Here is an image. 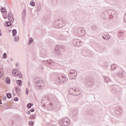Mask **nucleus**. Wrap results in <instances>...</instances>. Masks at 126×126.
<instances>
[{"label": "nucleus", "mask_w": 126, "mask_h": 126, "mask_svg": "<svg viewBox=\"0 0 126 126\" xmlns=\"http://www.w3.org/2000/svg\"><path fill=\"white\" fill-rule=\"evenodd\" d=\"M21 74V75H20L19 78H21L22 77V75L21 74Z\"/></svg>", "instance_id": "nucleus-50"}, {"label": "nucleus", "mask_w": 126, "mask_h": 126, "mask_svg": "<svg viewBox=\"0 0 126 126\" xmlns=\"http://www.w3.org/2000/svg\"><path fill=\"white\" fill-rule=\"evenodd\" d=\"M3 75V73L0 71V78Z\"/></svg>", "instance_id": "nucleus-43"}, {"label": "nucleus", "mask_w": 126, "mask_h": 126, "mask_svg": "<svg viewBox=\"0 0 126 126\" xmlns=\"http://www.w3.org/2000/svg\"><path fill=\"white\" fill-rule=\"evenodd\" d=\"M103 39L104 40H106V37L105 36H102Z\"/></svg>", "instance_id": "nucleus-49"}, {"label": "nucleus", "mask_w": 126, "mask_h": 126, "mask_svg": "<svg viewBox=\"0 0 126 126\" xmlns=\"http://www.w3.org/2000/svg\"><path fill=\"white\" fill-rule=\"evenodd\" d=\"M12 34L13 37H15V36H16V34H17V31L16 29H14L12 30Z\"/></svg>", "instance_id": "nucleus-21"}, {"label": "nucleus", "mask_w": 126, "mask_h": 126, "mask_svg": "<svg viewBox=\"0 0 126 126\" xmlns=\"http://www.w3.org/2000/svg\"><path fill=\"white\" fill-rule=\"evenodd\" d=\"M30 4L32 6H35V2L34 1H31Z\"/></svg>", "instance_id": "nucleus-32"}, {"label": "nucleus", "mask_w": 126, "mask_h": 126, "mask_svg": "<svg viewBox=\"0 0 126 126\" xmlns=\"http://www.w3.org/2000/svg\"><path fill=\"white\" fill-rule=\"evenodd\" d=\"M73 45L76 47H80V46H81V41L79 39H74L73 40Z\"/></svg>", "instance_id": "nucleus-9"}, {"label": "nucleus", "mask_w": 126, "mask_h": 126, "mask_svg": "<svg viewBox=\"0 0 126 126\" xmlns=\"http://www.w3.org/2000/svg\"><path fill=\"white\" fill-rule=\"evenodd\" d=\"M0 121H1V118H0Z\"/></svg>", "instance_id": "nucleus-54"}, {"label": "nucleus", "mask_w": 126, "mask_h": 126, "mask_svg": "<svg viewBox=\"0 0 126 126\" xmlns=\"http://www.w3.org/2000/svg\"><path fill=\"white\" fill-rule=\"evenodd\" d=\"M64 36L63 35H61L60 37V40H63L64 38Z\"/></svg>", "instance_id": "nucleus-38"}, {"label": "nucleus", "mask_w": 126, "mask_h": 126, "mask_svg": "<svg viewBox=\"0 0 126 126\" xmlns=\"http://www.w3.org/2000/svg\"><path fill=\"white\" fill-rule=\"evenodd\" d=\"M0 11L1 13H3V17L4 19H6L8 16H7V13H6L7 11L6 9H5V8L1 7V8L0 9Z\"/></svg>", "instance_id": "nucleus-8"}, {"label": "nucleus", "mask_w": 126, "mask_h": 126, "mask_svg": "<svg viewBox=\"0 0 126 126\" xmlns=\"http://www.w3.org/2000/svg\"><path fill=\"white\" fill-rule=\"evenodd\" d=\"M29 93V90H28V89L26 88V94H27V95H28Z\"/></svg>", "instance_id": "nucleus-36"}, {"label": "nucleus", "mask_w": 126, "mask_h": 126, "mask_svg": "<svg viewBox=\"0 0 126 126\" xmlns=\"http://www.w3.org/2000/svg\"><path fill=\"white\" fill-rule=\"evenodd\" d=\"M15 91L16 93H17V94H19V93L21 92V90L19 89V87H17L15 88Z\"/></svg>", "instance_id": "nucleus-20"}, {"label": "nucleus", "mask_w": 126, "mask_h": 126, "mask_svg": "<svg viewBox=\"0 0 126 126\" xmlns=\"http://www.w3.org/2000/svg\"><path fill=\"white\" fill-rule=\"evenodd\" d=\"M42 101H49V98H47V99H46V98H45V97H44V98L42 99Z\"/></svg>", "instance_id": "nucleus-41"}, {"label": "nucleus", "mask_w": 126, "mask_h": 126, "mask_svg": "<svg viewBox=\"0 0 126 126\" xmlns=\"http://www.w3.org/2000/svg\"><path fill=\"white\" fill-rule=\"evenodd\" d=\"M77 34L79 37H83V36L85 35L86 32L84 28H80L78 29L77 31Z\"/></svg>", "instance_id": "nucleus-6"}, {"label": "nucleus", "mask_w": 126, "mask_h": 126, "mask_svg": "<svg viewBox=\"0 0 126 126\" xmlns=\"http://www.w3.org/2000/svg\"><path fill=\"white\" fill-rule=\"evenodd\" d=\"M2 34H1V30H0V36H2Z\"/></svg>", "instance_id": "nucleus-48"}, {"label": "nucleus", "mask_w": 126, "mask_h": 126, "mask_svg": "<svg viewBox=\"0 0 126 126\" xmlns=\"http://www.w3.org/2000/svg\"><path fill=\"white\" fill-rule=\"evenodd\" d=\"M118 76H119V77H120L121 78H123V77H124V73L119 72Z\"/></svg>", "instance_id": "nucleus-27"}, {"label": "nucleus", "mask_w": 126, "mask_h": 126, "mask_svg": "<svg viewBox=\"0 0 126 126\" xmlns=\"http://www.w3.org/2000/svg\"><path fill=\"white\" fill-rule=\"evenodd\" d=\"M111 92L113 94H117V93H118V90H117L116 88L113 87L111 89Z\"/></svg>", "instance_id": "nucleus-15"}, {"label": "nucleus", "mask_w": 126, "mask_h": 126, "mask_svg": "<svg viewBox=\"0 0 126 126\" xmlns=\"http://www.w3.org/2000/svg\"><path fill=\"white\" fill-rule=\"evenodd\" d=\"M14 96H15V93H14Z\"/></svg>", "instance_id": "nucleus-55"}, {"label": "nucleus", "mask_w": 126, "mask_h": 126, "mask_svg": "<svg viewBox=\"0 0 126 126\" xmlns=\"http://www.w3.org/2000/svg\"><path fill=\"white\" fill-rule=\"evenodd\" d=\"M16 82L18 86H22V81L21 80H17Z\"/></svg>", "instance_id": "nucleus-18"}, {"label": "nucleus", "mask_w": 126, "mask_h": 126, "mask_svg": "<svg viewBox=\"0 0 126 126\" xmlns=\"http://www.w3.org/2000/svg\"><path fill=\"white\" fill-rule=\"evenodd\" d=\"M19 100V98H18V97H15L14 98V101H17Z\"/></svg>", "instance_id": "nucleus-39"}, {"label": "nucleus", "mask_w": 126, "mask_h": 126, "mask_svg": "<svg viewBox=\"0 0 126 126\" xmlns=\"http://www.w3.org/2000/svg\"><path fill=\"white\" fill-rule=\"evenodd\" d=\"M78 95H80V92L78 89H77L76 92L75 93L74 96H78Z\"/></svg>", "instance_id": "nucleus-22"}, {"label": "nucleus", "mask_w": 126, "mask_h": 126, "mask_svg": "<svg viewBox=\"0 0 126 126\" xmlns=\"http://www.w3.org/2000/svg\"><path fill=\"white\" fill-rule=\"evenodd\" d=\"M109 2L111 4H117L118 3V0H109Z\"/></svg>", "instance_id": "nucleus-16"}, {"label": "nucleus", "mask_w": 126, "mask_h": 126, "mask_svg": "<svg viewBox=\"0 0 126 126\" xmlns=\"http://www.w3.org/2000/svg\"><path fill=\"white\" fill-rule=\"evenodd\" d=\"M45 64L47 66H49V67H50L53 66L54 65V62L52 61L48 60V61H47L45 62Z\"/></svg>", "instance_id": "nucleus-12"}, {"label": "nucleus", "mask_w": 126, "mask_h": 126, "mask_svg": "<svg viewBox=\"0 0 126 126\" xmlns=\"http://www.w3.org/2000/svg\"><path fill=\"white\" fill-rule=\"evenodd\" d=\"M87 114L89 116H92L93 115V111L92 110L89 109L87 111Z\"/></svg>", "instance_id": "nucleus-19"}, {"label": "nucleus", "mask_w": 126, "mask_h": 126, "mask_svg": "<svg viewBox=\"0 0 126 126\" xmlns=\"http://www.w3.org/2000/svg\"><path fill=\"white\" fill-rule=\"evenodd\" d=\"M41 4H38L37 5V11H38V12H39V11L41 10Z\"/></svg>", "instance_id": "nucleus-25"}, {"label": "nucleus", "mask_w": 126, "mask_h": 126, "mask_svg": "<svg viewBox=\"0 0 126 126\" xmlns=\"http://www.w3.org/2000/svg\"><path fill=\"white\" fill-rule=\"evenodd\" d=\"M104 81H105V82H108V81H107V79H104Z\"/></svg>", "instance_id": "nucleus-51"}, {"label": "nucleus", "mask_w": 126, "mask_h": 126, "mask_svg": "<svg viewBox=\"0 0 126 126\" xmlns=\"http://www.w3.org/2000/svg\"><path fill=\"white\" fill-rule=\"evenodd\" d=\"M18 72H16V74H17V76L18 75H20V74H21V73L19 71V69L17 70Z\"/></svg>", "instance_id": "nucleus-37"}, {"label": "nucleus", "mask_w": 126, "mask_h": 126, "mask_svg": "<svg viewBox=\"0 0 126 126\" xmlns=\"http://www.w3.org/2000/svg\"><path fill=\"white\" fill-rule=\"evenodd\" d=\"M60 47H59V46H56L54 49V53L57 55V56H60Z\"/></svg>", "instance_id": "nucleus-13"}, {"label": "nucleus", "mask_w": 126, "mask_h": 126, "mask_svg": "<svg viewBox=\"0 0 126 126\" xmlns=\"http://www.w3.org/2000/svg\"><path fill=\"white\" fill-rule=\"evenodd\" d=\"M119 35V36H122L123 35V32H120Z\"/></svg>", "instance_id": "nucleus-44"}, {"label": "nucleus", "mask_w": 126, "mask_h": 126, "mask_svg": "<svg viewBox=\"0 0 126 126\" xmlns=\"http://www.w3.org/2000/svg\"><path fill=\"white\" fill-rule=\"evenodd\" d=\"M11 25V23L10 22H7L5 23V26L7 27H9Z\"/></svg>", "instance_id": "nucleus-26"}, {"label": "nucleus", "mask_w": 126, "mask_h": 126, "mask_svg": "<svg viewBox=\"0 0 126 126\" xmlns=\"http://www.w3.org/2000/svg\"><path fill=\"white\" fill-rule=\"evenodd\" d=\"M34 83H35V87L37 90H41V89H42V85H41V83H43V81H41L40 78H35L34 79Z\"/></svg>", "instance_id": "nucleus-1"}, {"label": "nucleus", "mask_w": 126, "mask_h": 126, "mask_svg": "<svg viewBox=\"0 0 126 126\" xmlns=\"http://www.w3.org/2000/svg\"><path fill=\"white\" fill-rule=\"evenodd\" d=\"M124 22L126 23V14H125V16L124 17Z\"/></svg>", "instance_id": "nucleus-40"}, {"label": "nucleus", "mask_w": 126, "mask_h": 126, "mask_svg": "<svg viewBox=\"0 0 126 126\" xmlns=\"http://www.w3.org/2000/svg\"><path fill=\"white\" fill-rule=\"evenodd\" d=\"M111 70H114V69L117 68V64H113L111 65Z\"/></svg>", "instance_id": "nucleus-24"}, {"label": "nucleus", "mask_w": 126, "mask_h": 126, "mask_svg": "<svg viewBox=\"0 0 126 126\" xmlns=\"http://www.w3.org/2000/svg\"><path fill=\"white\" fill-rule=\"evenodd\" d=\"M32 106H33V104L31 103H29L27 104V107L28 109H31Z\"/></svg>", "instance_id": "nucleus-28"}, {"label": "nucleus", "mask_w": 126, "mask_h": 126, "mask_svg": "<svg viewBox=\"0 0 126 126\" xmlns=\"http://www.w3.org/2000/svg\"><path fill=\"white\" fill-rule=\"evenodd\" d=\"M29 126H34V122L33 121H30L29 123Z\"/></svg>", "instance_id": "nucleus-34"}, {"label": "nucleus", "mask_w": 126, "mask_h": 126, "mask_svg": "<svg viewBox=\"0 0 126 126\" xmlns=\"http://www.w3.org/2000/svg\"><path fill=\"white\" fill-rule=\"evenodd\" d=\"M6 96H7V98H8V99H10V98H11V96H12L11 94H10V93H7V94H6Z\"/></svg>", "instance_id": "nucleus-31"}, {"label": "nucleus", "mask_w": 126, "mask_h": 126, "mask_svg": "<svg viewBox=\"0 0 126 126\" xmlns=\"http://www.w3.org/2000/svg\"><path fill=\"white\" fill-rule=\"evenodd\" d=\"M70 120L67 118H63L61 120V122L60 123V126H67L69 125Z\"/></svg>", "instance_id": "nucleus-4"}, {"label": "nucleus", "mask_w": 126, "mask_h": 126, "mask_svg": "<svg viewBox=\"0 0 126 126\" xmlns=\"http://www.w3.org/2000/svg\"><path fill=\"white\" fill-rule=\"evenodd\" d=\"M77 76V72L75 70H71L69 74V77L70 79H75Z\"/></svg>", "instance_id": "nucleus-5"}, {"label": "nucleus", "mask_w": 126, "mask_h": 126, "mask_svg": "<svg viewBox=\"0 0 126 126\" xmlns=\"http://www.w3.org/2000/svg\"><path fill=\"white\" fill-rule=\"evenodd\" d=\"M63 21L62 19L58 20L55 22V28H62L63 27Z\"/></svg>", "instance_id": "nucleus-7"}, {"label": "nucleus", "mask_w": 126, "mask_h": 126, "mask_svg": "<svg viewBox=\"0 0 126 126\" xmlns=\"http://www.w3.org/2000/svg\"><path fill=\"white\" fill-rule=\"evenodd\" d=\"M3 99L4 101H5V100H6V96H3Z\"/></svg>", "instance_id": "nucleus-45"}, {"label": "nucleus", "mask_w": 126, "mask_h": 126, "mask_svg": "<svg viewBox=\"0 0 126 126\" xmlns=\"http://www.w3.org/2000/svg\"><path fill=\"white\" fill-rule=\"evenodd\" d=\"M33 43V38H30L29 40V45L30 46Z\"/></svg>", "instance_id": "nucleus-29"}, {"label": "nucleus", "mask_w": 126, "mask_h": 126, "mask_svg": "<svg viewBox=\"0 0 126 126\" xmlns=\"http://www.w3.org/2000/svg\"><path fill=\"white\" fill-rule=\"evenodd\" d=\"M85 83L86 85L89 86H93L95 83V79L93 77H90L88 79H86Z\"/></svg>", "instance_id": "nucleus-3"}, {"label": "nucleus", "mask_w": 126, "mask_h": 126, "mask_svg": "<svg viewBox=\"0 0 126 126\" xmlns=\"http://www.w3.org/2000/svg\"><path fill=\"white\" fill-rule=\"evenodd\" d=\"M19 40V36H16L14 37V40L15 41V42H18V40Z\"/></svg>", "instance_id": "nucleus-30"}, {"label": "nucleus", "mask_w": 126, "mask_h": 126, "mask_svg": "<svg viewBox=\"0 0 126 126\" xmlns=\"http://www.w3.org/2000/svg\"><path fill=\"white\" fill-rule=\"evenodd\" d=\"M2 103L1 102V99H0V105H2Z\"/></svg>", "instance_id": "nucleus-47"}, {"label": "nucleus", "mask_w": 126, "mask_h": 126, "mask_svg": "<svg viewBox=\"0 0 126 126\" xmlns=\"http://www.w3.org/2000/svg\"><path fill=\"white\" fill-rule=\"evenodd\" d=\"M2 58L4 59H6L7 58V55H6V53H4L2 55Z\"/></svg>", "instance_id": "nucleus-33"}, {"label": "nucleus", "mask_w": 126, "mask_h": 126, "mask_svg": "<svg viewBox=\"0 0 126 126\" xmlns=\"http://www.w3.org/2000/svg\"><path fill=\"white\" fill-rule=\"evenodd\" d=\"M58 80L60 84H63V83H66V81H67V77L63 75H58Z\"/></svg>", "instance_id": "nucleus-2"}, {"label": "nucleus", "mask_w": 126, "mask_h": 126, "mask_svg": "<svg viewBox=\"0 0 126 126\" xmlns=\"http://www.w3.org/2000/svg\"><path fill=\"white\" fill-rule=\"evenodd\" d=\"M8 19L9 21H10L11 22H13L14 21V19L13 18V14L11 13H9L8 14Z\"/></svg>", "instance_id": "nucleus-11"}, {"label": "nucleus", "mask_w": 126, "mask_h": 126, "mask_svg": "<svg viewBox=\"0 0 126 126\" xmlns=\"http://www.w3.org/2000/svg\"><path fill=\"white\" fill-rule=\"evenodd\" d=\"M22 21H25L26 19V9H23L22 13Z\"/></svg>", "instance_id": "nucleus-10"}, {"label": "nucleus", "mask_w": 126, "mask_h": 126, "mask_svg": "<svg viewBox=\"0 0 126 126\" xmlns=\"http://www.w3.org/2000/svg\"><path fill=\"white\" fill-rule=\"evenodd\" d=\"M30 112H31L32 113H33V112H34L35 111V109L34 108H32L31 109H30Z\"/></svg>", "instance_id": "nucleus-42"}, {"label": "nucleus", "mask_w": 126, "mask_h": 126, "mask_svg": "<svg viewBox=\"0 0 126 126\" xmlns=\"http://www.w3.org/2000/svg\"><path fill=\"white\" fill-rule=\"evenodd\" d=\"M16 72H18L17 68L13 69L12 71V75L13 76H17Z\"/></svg>", "instance_id": "nucleus-17"}, {"label": "nucleus", "mask_w": 126, "mask_h": 126, "mask_svg": "<svg viewBox=\"0 0 126 126\" xmlns=\"http://www.w3.org/2000/svg\"><path fill=\"white\" fill-rule=\"evenodd\" d=\"M30 111H28V115H30Z\"/></svg>", "instance_id": "nucleus-52"}, {"label": "nucleus", "mask_w": 126, "mask_h": 126, "mask_svg": "<svg viewBox=\"0 0 126 126\" xmlns=\"http://www.w3.org/2000/svg\"><path fill=\"white\" fill-rule=\"evenodd\" d=\"M18 65H19V63H17L16 64V66H18Z\"/></svg>", "instance_id": "nucleus-46"}, {"label": "nucleus", "mask_w": 126, "mask_h": 126, "mask_svg": "<svg viewBox=\"0 0 126 126\" xmlns=\"http://www.w3.org/2000/svg\"><path fill=\"white\" fill-rule=\"evenodd\" d=\"M30 118L31 119V120H34L35 119V116L34 115H31L30 117Z\"/></svg>", "instance_id": "nucleus-35"}, {"label": "nucleus", "mask_w": 126, "mask_h": 126, "mask_svg": "<svg viewBox=\"0 0 126 126\" xmlns=\"http://www.w3.org/2000/svg\"><path fill=\"white\" fill-rule=\"evenodd\" d=\"M77 91V89H70L69 91V94L71 95H74L75 94V92Z\"/></svg>", "instance_id": "nucleus-14"}, {"label": "nucleus", "mask_w": 126, "mask_h": 126, "mask_svg": "<svg viewBox=\"0 0 126 126\" xmlns=\"http://www.w3.org/2000/svg\"><path fill=\"white\" fill-rule=\"evenodd\" d=\"M5 82L6 84H10V78L7 77L5 80Z\"/></svg>", "instance_id": "nucleus-23"}, {"label": "nucleus", "mask_w": 126, "mask_h": 126, "mask_svg": "<svg viewBox=\"0 0 126 126\" xmlns=\"http://www.w3.org/2000/svg\"><path fill=\"white\" fill-rule=\"evenodd\" d=\"M29 86H30V82H28Z\"/></svg>", "instance_id": "nucleus-53"}]
</instances>
